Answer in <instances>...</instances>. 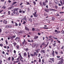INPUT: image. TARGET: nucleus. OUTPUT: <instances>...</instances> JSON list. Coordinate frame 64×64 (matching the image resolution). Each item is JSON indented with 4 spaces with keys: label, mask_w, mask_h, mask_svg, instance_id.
I'll use <instances>...</instances> for the list:
<instances>
[{
    "label": "nucleus",
    "mask_w": 64,
    "mask_h": 64,
    "mask_svg": "<svg viewBox=\"0 0 64 64\" xmlns=\"http://www.w3.org/2000/svg\"><path fill=\"white\" fill-rule=\"evenodd\" d=\"M14 58H13V57H12V61H13V60H14Z\"/></svg>",
    "instance_id": "nucleus-42"
},
{
    "label": "nucleus",
    "mask_w": 64,
    "mask_h": 64,
    "mask_svg": "<svg viewBox=\"0 0 64 64\" xmlns=\"http://www.w3.org/2000/svg\"><path fill=\"white\" fill-rule=\"evenodd\" d=\"M18 41H20V37H18Z\"/></svg>",
    "instance_id": "nucleus-30"
},
{
    "label": "nucleus",
    "mask_w": 64,
    "mask_h": 64,
    "mask_svg": "<svg viewBox=\"0 0 64 64\" xmlns=\"http://www.w3.org/2000/svg\"><path fill=\"white\" fill-rule=\"evenodd\" d=\"M36 12H37V11L35 10V12H34V13L33 14L34 17H37V16H38V15L36 14Z\"/></svg>",
    "instance_id": "nucleus-1"
},
{
    "label": "nucleus",
    "mask_w": 64,
    "mask_h": 64,
    "mask_svg": "<svg viewBox=\"0 0 64 64\" xmlns=\"http://www.w3.org/2000/svg\"><path fill=\"white\" fill-rule=\"evenodd\" d=\"M3 11V10H0V13H1V12H2V11Z\"/></svg>",
    "instance_id": "nucleus-57"
},
{
    "label": "nucleus",
    "mask_w": 64,
    "mask_h": 64,
    "mask_svg": "<svg viewBox=\"0 0 64 64\" xmlns=\"http://www.w3.org/2000/svg\"><path fill=\"white\" fill-rule=\"evenodd\" d=\"M43 28H44V29H49L48 28L46 27Z\"/></svg>",
    "instance_id": "nucleus-28"
},
{
    "label": "nucleus",
    "mask_w": 64,
    "mask_h": 64,
    "mask_svg": "<svg viewBox=\"0 0 64 64\" xmlns=\"http://www.w3.org/2000/svg\"><path fill=\"white\" fill-rule=\"evenodd\" d=\"M30 55L31 56H32V57H33V56H34V54H33L30 53Z\"/></svg>",
    "instance_id": "nucleus-21"
},
{
    "label": "nucleus",
    "mask_w": 64,
    "mask_h": 64,
    "mask_svg": "<svg viewBox=\"0 0 64 64\" xmlns=\"http://www.w3.org/2000/svg\"><path fill=\"white\" fill-rule=\"evenodd\" d=\"M43 4L44 6H46V2H43Z\"/></svg>",
    "instance_id": "nucleus-14"
},
{
    "label": "nucleus",
    "mask_w": 64,
    "mask_h": 64,
    "mask_svg": "<svg viewBox=\"0 0 64 64\" xmlns=\"http://www.w3.org/2000/svg\"><path fill=\"white\" fill-rule=\"evenodd\" d=\"M13 44H14V47H15L16 45V43L15 42L13 43Z\"/></svg>",
    "instance_id": "nucleus-17"
},
{
    "label": "nucleus",
    "mask_w": 64,
    "mask_h": 64,
    "mask_svg": "<svg viewBox=\"0 0 64 64\" xmlns=\"http://www.w3.org/2000/svg\"><path fill=\"white\" fill-rule=\"evenodd\" d=\"M25 29L26 30H27V31H29V28H28L26 26H25Z\"/></svg>",
    "instance_id": "nucleus-5"
},
{
    "label": "nucleus",
    "mask_w": 64,
    "mask_h": 64,
    "mask_svg": "<svg viewBox=\"0 0 64 64\" xmlns=\"http://www.w3.org/2000/svg\"><path fill=\"white\" fill-rule=\"evenodd\" d=\"M35 29L34 28H32V30H33V31H35Z\"/></svg>",
    "instance_id": "nucleus-35"
},
{
    "label": "nucleus",
    "mask_w": 64,
    "mask_h": 64,
    "mask_svg": "<svg viewBox=\"0 0 64 64\" xmlns=\"http://www.w3.org/2000/svg\"><path fill=\"white\" fill-rule=\"evenodd\" d=\"M11 8H12V7H9V8L8 9L9 10H10V9H11Z\"/></svg>",
    "instance_id": "nucleus-48"
},
{
    "label": "nucleus",
    "mask_w": 64,
    "mask_h": 64,
    "mask_svg": "<svg viewBox=\"0 0 64 64\" xmlns=\"http://www.w3.org/2000/svg\"><path fill=\"white\" fill-rule=\"evenodd\" d=\"M44 10L46 12H49V10L48 9H45Z\"/></svg>",
    "instance_id": "nucleus-8"
},
{
    "label": "nucleus",
    "mask_w": 64,
    "mask_h": 64,
    "mask_svg": "<svg viewBox=\"0 0 64 64\" xmlns=\"http://www.w3.org/2000/svg\"><path fill=\"white\" fill-rule=\"evenodd\" d=\"M54 32H57V33L58 34L59 33H61V32H60V31H58V30H54Z\"/></svg>",
    "instance_id": "nucleus-4"
},
{
    "label": "nucleus",
    "mask_w": 64,
    "mask_h": 64,
    "mask_svg": "<svg viewBox=\"0 0 64 64\" xmlns=\"http://www.w3.org/2000/svg\"><path fill=\"white\" fill-rule=\"evenodd\" d=\"M41 53H45V50H42L40 52Z\"/></svg>",
    "instance_id": "nucleus-10"
},
{
    "label": "nucleus",
    "mask_w": 64,
    "mask_h": 64,
    "mask_svg": "<svg viewBox=\"0 0 64 64\" xmlns=\"http://www.w3.org/2000/svg\"><path fill=\"white\" fill-rule=\"evenodd\" d=\"M16 24V26H18V24H17V23H15Z\"/></svg>",
    "instance_id": "nucleus-50"
},
{
    "label": "nucleus",
    "mask_w": 64,
    "mask_h": 64,
    "mask_svg": "<svg viewBox=\"0 0 64 64\" xmlns=\"http://www.w3.org/2000/svg\"><path fill=\"white\" fill-rule=\"evenodd\" d=\"M62 34H64V31L63 30H62L61 31Z\"/></svg>",
    "instance_id": "nucleus-18"
},
{
    "label": "nucleus",
    "mask_w": 64,
    "mask_h": 64,
    "mask_svg": "<svg viewBox=\"0 0 64 64\" xmlns=\"http://www.w3.org/2000/svg\"><path fill=\"white\" fill-rule=\"evenodd\" d=\"M0 46H3V45L2 44H0Z\"/></svg>",
    "instance_id": "nucleus-40"
},
{
    "label": "nucleus",
    "mask_w": 64,
    "mask_h": 64,
    "mask_svg": "<svg viewBox=\"0 0 64 64\" xmlns=\"http://www.w3.org/2000/svg\"><path fill=\"white\" fill-rule=\"evenodd\" d=\"M18 39V37H16V38L14 39L15 40H17V39Z\"/></svg>",
    "instance_id": "nucleus-36"
},
{
    "label": "nucleus",
    "mask_w": 64,
    "mask_h": 64,
    "mask_svg": "<svg viewBox=\"0 0 64 64\" xmlns=\"http://www.w3.org/2000/svg\"><path fill=\"white\" fill-rule=\"evenodd\" d=\"M57 41H58V43H60V41H59L58 40H57Z\"/></svg>",
    "instance_id": "nucleus-49"
},
{
    "label": "nucleus",
    "mask_w": 64,
    "mask_h": 64,
    "mask_svg": "<svg viewBox=\"0 0 64 64\" xmlns=\"http://www.w3.org/2000/svg\"><path fill=\"white\" fill-rule=\"evenodd\" d=\"M63 60L62 59L61 60V61H60L58 63V64H62L63 63Z\"/></svg>",
    "instance_id": "nucleus-2"
},
{
    "label": "nucleus",
    "mask_w": 64,
    "mask_h": 64,
    "mask_svg": "<svg viewBox=\"0 0 64 64\" xmlns=\"http://www.w3.org/2000/svg\"><path fill=\"white\" fill-rule=\"evenodd\" d=\"M42 62H43V63H44V59H42Z\"/></svg>",
    "instance_id": "nucleus-61"
},
{
    "label": "nucleus",
    "mask_w": 64,
    "mask_h": 64,
    "mask_svg": "<svg viewBox=\"0 0 64 64\" xmlns=\"http://www.w3.org/2000/svg\"><path fill=\"white\" fill-rule=\"evenodd\" d=\"M18 55L20 56V59H22V56H21V54H20V53H19L18 54Z\"/></svg>",
    "instance_id": "nucleus-6"
},
{
    "label": "nucleus",
    "mask_w": 64,
    "mask_h": 64,
    "mask_svg": "<svg viewBox=\"0 0 64 64\" xmlns=\"http://www.w3.org/2000/svg\"><path fill=\"white\" fill-rule=\"evenodd\" d=\"M6 28H9V25L6 26Z\"/></svg>",
    "instance_id": "nucleus-37"
},
{
    "label": "nucleus",
    "mask_w": 64,
    "mask_h": 64,
    "mask_svg": "<svg viewBox=\"0 0 64 64\" xmlns=\"http://www.w3.org/2000/svg\"><path fill=\"white\" fill-rule=\"evenodd\" d=\"M5 42H6V45H8V42H7V40H5Z\"/></svg>",
    "instance_id": "nucleus-22"
},
{
    "label": "nucleus",
    "mask_w": 64,
    "mask_h": 64,
    "mask_svg": "<svg viewBox=\"0 0 64 64\" xmlns=\"http://www.w3.org/2000/svg\"><path fill=\"white\" fill-rule=\"evenodd\" d=\"M52 20H55V18L53 17H52Z\"/></svg>",
    "instance_id": "nucleus-25"
},
{
    "label": "nucleus",
    "mask_w": 64,
    "mask_h": 64,
    "mask_svg": "<svg viewBox=\"0 0 64 64\" xmlns=\"http://www.w3.org/2000/svg\"><path fill=\"white\" fill-rule=\"evenodd\" d=\"M8 28H12V26H11V25H8Z\"/></svg>",
    "instance_id": "nucleus-29"
},
{
    "label": "nucleus",
    "mask_w": 64,
    "mask_h": 64,
    "mask_svg": "<svg viewBox=\"0 0 64 64\" xmlns=\"http://www.w3.org/2000/svg\"><path fill=\"white\" fill-rule=\"evenodd\" d=\"M62 1L63 2L62 4L64 5V0H62Z\"/></svg>",
    "instance_id": "nucleus-32"
},
{
    "label": "nucleus",
    "mask_w": 64,
    "mask_h": 64,
    "mask_svg": "<svg viewBox=\"0 0 64 64\" xmlns=\"http://www.w3.org/2000/svg\"><path fill=\"white\" fill-rule=\"evenodd\" d=\"M8 2L9 3H11V1L10 0H8Z\"/></svg>",
    "instance_id": "nucleus-62"
},
{
    "label": "nucleus",
    "mask_w": 64,
    "mask_h": 64,
    "mask_svg": "<svg viewBox=\"0 0 64 64\" xmlns=\"http://www.w3.org/2000/svg\"><path fill=\"white\" fill-rule=\"evenodd\" d=\"M55 7L56 9H57V8H58V7H57V6H55Z\"/></svg>",
    "instance_id": "nucleus-41"
},
{
    "label": "nucleus",
    "mask_w": 64,
    "mask_h": 64,
    "mask_svg": "<svg viewBox=\"0 0 64 64\" xmlns=\"http://www.w3.org/2000/svg\"><path fill=\"white\" fill-rule=\"evenodd\" d=\"M16 47H17V49H19V46H16Z\"/></svg>",
    "instance_id": "nucleus-59"
},
{
    "label": "nucleus",
    "mask_w": 64,
    "mask_h": 64,
    "mask_svg": "<svg viewBox=\"0 0 64 64\" xmlns=\"http://www.w3.org/2000/svg\"><path fill=\"white\" fill-rule=\"evenodd\" d=\"M56 57L58 58H59L60 57V56H56Z\"/></svg>",
    "instance_id": "nucleus-43"
},
{
    "label": "nucleus",
    "mask_w": 64,
    "mask_h": 64,
    "mask_svg": "<svg viewBox=\"0 0 64 64\" xmlns=\"http://www.w3.org/2000/svg\"><path fill=\"white\" fill-rule=\"evenodd\" d=\"M22 4H23V3L22 2L20 4V6H21V5H22Z\"/></svg>",
    "instance_id": "nucleus-52"
},
{
    "label": "nucleus",
    "mask_w": 64,
    "mask_h": 64,
    "mask_svg": "<svg viewBox=\"0 0 64 64\" xmlns=\"http://www.w3.org/2000/svg\"><path fill=\"white\" fill-rule=\"evenodd\" d=\"M14 3V4H16V3H17V2H13Z\"/></svg>",
    "instance_id": "nucleus-53"
},
{
    "label": "nucleus",
    "mask_w": 64,
    "mask_h": 64,
    "mask_svg": "<svg viewBox=\"0 0 64 64\" xmlns=\"http://www.w3.org/2000/svg\"><path fill=\"white\" fill-rule=\"evenodd\" d=\"M39 49H38V50H35V51L36 52V53H38V52H39Z\"/></svg>",
    "instance_id": "nucleus-16"
},
{
    "label": "nucleus",
    "mask_w": 64,
    "mask_h": 64,
    "mask_svg": "<svg viewBox=\"0 0 64 64\" xmlns=\"http://www.w3.org/2000/svg\"><path fill=\"white\" fill-rule=\"evenodd\" d=\"M15 37H16V36H12V37L13 38H14Z\"/></svg>",
    "instance_id": "nucleus-44"
},
{
    "label": "nucleus",
    "mask_w": 64,
    "mask_h": 64,
    "mask_svg": "<svg viewBox=\"0 0 64 64\" xmlns=\"http://www.w3.org/2000/svg\"><path fill=\"white\" fill-rule=\"evenodd\" d=\"M18 10V8H14V10L15 11H17V10Z\"/></svg>",
    "instance_id": "nucleus-15"
},
{
    "label": "nucleus",
    "mask_w": 64,
    "mask_h": 64,
    "mask_svg": "<svg viewBox=\"0 0 64 64\" xmlns=\"http://www.w3.org/2000/svg\"><path fill=\"white\" fill-rule=\"evenodd\" d=\"M60 3L61 4L62 6H63V4L62 3V0H60Z\"/></svg>",
    "instance_id": "nucleus-19"
},
{
    "label": "nucleus",
    "mask_w": 64,
    "mask_h": 64,
    "mask_svg": "<svg viewBox=\"0 0 64 64\" xmlns=\"http://www.w3.org/2000/svg\"><path fill=\"white\" fill-rule=\"evenodd\" d=\"M13 13L14 14H15V11H14V10Z\"/></svg>",
    "instance_id": "nucleus-64"
},
{
    "label": "nucleus",
    "mask_w": 64,
    "mask_h": 64,
    "mask_svg": "<svg viewBox=\"0 0 64 64\" xmlns=\"http://www.w3.org/2000/svg\"><path fill=\"white\" fill-rule=\"evenodd\" d=\"M36 31H40V30L39 29H37V30H36Z\"/></svg>",
    "instance_id": "nucleus-47"
},
{
    "label": "nucleus",
    "mask_w": 64,
    "mask_h": 64,
    "mask_svg": "<svg viewBox=\"0 0 64 64\" xmlns=\"http://www.w3.org/2000/svg\"><path fill=\"white\" fill-rule=\"evenodd\" d=\"M40 55H41V54H38V57H40Z\"/></svg>",
    "instance_id": "nucleus-45"
},
{
    "label": "nucleus",
    "mask_w": 64,
    "mask_h": 64,
    "mask_svg": "<svg viewBox=\"0 0 64 64\" xmlns=\"http://www.w3.org/2000/svg\"><path fill=\"white\" fill-rule=\"evenodd\" d=\"M3 23L4 24H7V21L6 20H4L3 21Z\"/></svg>",
    "instance_id": "nucleus-9"
},
{
    "label": "nucleus",
    "mask_w": 64,
    "mask_h": 64,
    "mask_svg": "<svg viewBox=\"0 0 64 64\" xmlns=\"http://www.w3.org/2000/svg\"><path fill=\"white\" fill-rule=\"evenodd\" d=\"M38 35H41V34H40V33L39 32H38Z\"/></svg>",
    "instance_id": "nucleus-54"
},
{
    "label": "nucleus",
    "mask_w": 64,
    "mask_h": 64,
    "mask_svg": "<svg viewBox=\"0 0 64 64\" xmlns=\"http://www.w3.org/2000/svg\"><path fill=\"white\" fill-rule=\"evenodd\" d=\"M14 53H16V51H15V50H14Z\"/></svg>",
    "instance_id": "nucleus-63"
},
{
    "label": "nucleus",
    "mask_w": 64,
    "mask_h": 64,
    "mask_svg": "<svg viewBox=\"0 0 64 64\" xmlns=\"http://www.w3.org/2000/svg\"><path fill=\"white\" fill-rule=\"evenodd\" d=\"M2 32V29H0V33Z\"/></svg>",
    "instance_id": "nucleus-58"
},
{
    "label": "nucleus",
    "mask_w": 64,
    "mask_h": 64,
    "mask_svg": "<svg viewBox=\"0 0 64 64\" xmlns=\"http://www.w3.org/2000/svg\"><path fill=\"white\" fill-rule=\"evenodd\" d=\"M19 62V60H18L17 61H14V64H15V63H18Z\"/></svg>",
    "instance_id": "nucleus-12"
},
{
    "label": "nucleus",
    "mask_w": 64,
    "mask_h": 64,
    "mask_svg": "<svg viewBox=\"0 0 64 64\" xmlns=\"http://www.w3.org/2000/svg\"><path fill=\"white\" fill-rule=\"evenodd\" d=\"M54 50H52V55L53 56H54Z\"/></svg>",
    "instance_id": "nucleus-7"
},
{
    "label": "nucleus",
    "mask_w": 64,
    "mask_h": 64,
    "mask_svg": "<svg viewBox=\"0 0 64 64\" xmlns=\"http://www.w3.org/2000/svg\"><path fill=\"white\" fill-rule=\"evenodd\" d=\"M22 59H21V58H20V61H22V62H23V61H24V60H22Z\"/></svg>",
    "instance_id": "nucleus-34"
},
{
    "label": "nucleus",
    "mask_w": 64,
    "mask_h": 64,
    "mask_svg": "<svg viewBox=\"0 0 64 64\" xmlns=\"http://www.w3.org/2000/svg\"><path fill=\"white\" fill-rule=\"evenodd\" d=\"M10 11H8V15H9L10 14Z\"/></svg>",
    "instance_id": "nucleus-31"
},
{
    "label": "nucleus",
    "mask_w": 64,
    "mask_h": 64,
    "mask_svg": "<svg viewBox=\"0 0 64 64\" xmlns=\"http://www.w3.org/2000/svg\"><path fill=\"white\" fill-rule=\"evenodd\" d=\"M55 53L56 54H58V52H55Z\"/></svg>",
    "instance_id": "nucleus-51"
},
{
    "label": "nucleus",
    "mask_w": 64,
    "mask_h": 64,
    "mask_svg": "<svg viewBox=\"0 0 64 64\" xmlns=\"http://www.w3.org/2000/svg\"><path fill=\"white\" fill-rule=\"evenodd\" d=\"M10 58H11L10 57H9V58H8V60H9V61H10Z\"/></svg>",
    "instance_id": "nucleus-27"
},
{
    "label": "nucleus",
    "mask_w": 64,
    "mask_h": 64,
    "mask_svg": "<svg viewBox=\"0 0 64 64\" xmlns=\"http://www.w3.org/2000/svg\"><path fill=\"white\" fill-rule=\"evenodd\" d=\"M24 55L25 57H26L27 56V54H26V52H24Z\"/></svg>",
    "instance_id": "nucleus-11"
},
{
    "label": "nucleus",
    "mask_w": 64,
    "mask_h": 64,
    "mask_svg": "<svg viewBox=\"0 0 64 64\" xmlns=\"http://www.w3.org/2000/svg\"><path fill=\"white\" fill-rule=\"evenodd\" d=\"M49 62H50L51 63H52V62L51 60H49L48 61Z\"/></svg>",
    "instance_id": "nucleus-55"
},
{
    "label": "nucleus",
    "mask_w": 64,
    "mask_h": 64,
    "mask_svg": "<svg viewBox=\"0 0 64 64\" xmlns=\"http://www.w3.org/2000/svg\"><path fill=\"white\" fill-rule=\"evenodd\" d=\"M53 46H56V43H55L54 44H53Z\"/></svg>",
    "instance_id": "nucleus-24"
},
{
    "label": "nucleus",
    "mask_w": 64,
    "mask_h": 64,
    "mask_svg": "<svg viewBox=\"0 0 64 64\" xmlns=\"http://www.w3.org/2000/svg\"><path fill=\"white\" fill-rule=\"evenodd\" d=\"M34 41L33 40H31L30 42H33Z\"/></svg>",
    "instance_id": "nucleus-60"
},
{
    "label": "nucleus",
    "mask_w": 64,
    "mask_h": 64,
    "mask_svg": "<svg viewBox=\"0 0 64 64\" xmlns=\"http://www.w3.org/2000/svg\"><path fill=\"white\" fill-rule=\"evenodd\" d=\"M2 8H4V9H5L6 8V7L3 6L2 7Z\"/></svg>",
    "instance_id": "nucleus-38"
},
{
    "label": "nucleus",
    "mask_w": 64,
    "mask_h": 64,
    "mask_svg": "<svg viewBox=\"0 0 64 64\" xmlns=\"http://www.w3.org/2000/svg\"><path fill=\"white\" fill-rule=\"evenodd\" d=\"M34 56H37V55H38V54L36 53V52H34Z\"/></svg>",
    "instance_id": "nucleus-3"
},
{
    "label": "nucleus",
    "mask_w": 64,
    "mask_h": 64,
    "mask_svg": "<svg viewBox=\"0 0 64 64\" xmlns=\"http://www.w3.org/2000/svg\"><path fill=\"white\" fill-rule=\"evenodd\" d=\"M50 59L51 60H52V61H53V62H54V58H50Z\"/></svg>",
    "instance_id": "nucleus-13"
},
{
    "label": "nucleus",
    "mask_w": 64,
    "mask_h": 64,
    "mask_svg": "<svg viewBox=\"0 0 64 64\" xmlns=\"http://www.w3.org/2000/svg\"><path fill=\"white\" fill-rule=\"evenodd\" d=\"M25 40H24V41L22 43V45H24V43H25Z\"/></svg>",
    "instance_id": "nucleus-23"
},
{
    "label": "nucleus",
    "mask_w": 64,
    "mask_h": 64,
    "mask_svg": "<svg viewBox=\"0 0 64 64\" xmlns=\"http://www.w3.org/2000/svg\"><path fill=\"white\" fill-rule=\"evenodd\" d=\"M38 38V36H35L34 37V38L35 39H37V38Z\"/></svg>",
    "instance_id": "nucleus-20"
},
{
    "label": "nucleus",
    "mask_w": 64,
    "mask_h": 64,
    "mask_svg": "<svg viewBox=\"0 0 64 64\" xmlns=\"http://www.w3.org/2000/svg\"><path fill=\"white\" fill-rule=\"evenodd\" d=\"M16 15H18V11H16Z\"/></svg>",
    "instance_id": "nucleus-33"
},
{
    "label": "nucleus",
    "mask_w": 64,
    "mask_h": 64,
    "mask_svg": "<svg viewBox=\"0 0 64 64\" xmlns=\"http://www.w3.org/2000/svg\"><path fill=\"white\" fill-rule=\"evenodd\" d=\"M29 21H30V22H31L32 21V20H31V18H30V19H29Z\"/></svg>",
    "instance_id": "nucleus-39"
},
{
    "label": "nucleus",
    "mask_w": 64,
    "mask_h": 64,
    "mask_svg": "<svg viewBox=\"0 0 64 64\" xmlns=\"http://www.w3.org/2000/svg\"><path fill=\"white\" fill-rule=\"evenodd\" d=\"M44 44H45V42H43L42 43V45H44Z\"/></svg>",
    "instance_id": "nucleus-56"
},
{
    "label": "nucleus",
    "mask_w": 64,
    "mask_h": 64,
    "mask_svg": "<svg viewBox=\"0 0 64 64\" xmlns=\"http://www.w3.org/2000/svg\"><path fill=\"white\" fill-rule=\"evenodd\" d=\"M48 45V43H47V44L46 45L45 47H46L47 46V45Z\"/></svg>",
    "instance_id": "nucleus-46"
},
{
    "label": "nucleus",
    "mask_w": 64,
    "mask_h": 64,
    "mask_svg": "<svg viewBox=\"0 0 64 64\" xmlns=\"http://www.w3.org/2000/svg\"><path fill=\"white\" fill-rule=\"evenodd\" d=\"M33 3L34 5H36V2H35L34 1L33 2Z\"/></svg>",
    "instance_id": "nucleus-26"
}]
</instances>
